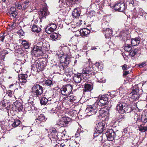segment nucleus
I'll list each match as a JSON object with an SVG mask.
<instances>
[{
  "label": "nucleus",
  "mask_w": 147,
  "mask_h": 147,
  "mask_svg": "<svg viewBox=\"0 0 147 147\" xmlns=\"http://www.w3.org/2000/svg\"><path fill=\"white\" fill-rule=\"evenodd\" d=\"M108 100L107 95H104L101 96H99L97 102L93 105L89 106L87 108L86 111H88L87 113H88V114L89 116L95 114L97 113L99 109H100V110H99L98 111H99V113H102L103 110L99 107L100 106H102L105 105L107 102Z\"/></svg>",
  "instance_id": "obj_1"
},
{
  "label": "nucleus",
  "mask_w": 147,
  "mask_h": 147,
  "mask_svg": "<svg viewBox=\"0 0 147 147\" xmlns=\"http://www.w3.org/2000/svg\"><path fill=\"white\" fill-rule=\"evenodd\" d=\"M94 70L92 66L88 67L84 69H83L82 73L75 74L74 77V80L77 83H80L82 80V77L84 79H87L89 77V75L94 74Z\"/></svg>",
  "instance_id": "obj_2"
},
{
  "label": "nucleus",
  "mask_w": 147,
  "mask_h": 147,
  "mask_svg": "<svg viewBox=\"0 0 147 147\" xmlns=\"http://www.w3.org/2000/svg\"><path fill=\"white\" fill-rule=\"evenodd\" d=\"M117 109L119 113L123 114L125 112L129 113L131 110V108L125 102H121L117 105Z\"/></svg>",
  "instance_id": "obj_3"
},
{
  "label": "nucleus",
  "mask_w": 147,
  "mask_h": 147,
  "mask_svg": "<svg viewBox=\"0 0 147 147\" xmlns=\"http://www.w3.org/2000/svg\"><path fill=\"white\" fill-rule=\"evenodd\" d=\"M31 89L32 94L36 97L41 95L43 92V88L39 84H34Z\"/></svg>",
  "instance_id": "obj_4"
},
{
  "label": "nucleus",
  "mask_w": 147,
  "mask_h": 147,
  "mask_svg": "<svg viewBox=\"0 0 147 147\" xmlns=\"http://www.w3.org/2000/svg\"><path fill=\"white\" fill-rule=\"evenodd\" d=\"M13 4L18 9L24 11L30 6V2L28 0H27L24 1L21 4L16 1L14 2Z\"/></svg>",
  "instance_id": "obj_5"
},
{
  "label": "nucleus",
  "mask_w": 147,
  "mask_h": 147,
  "mask_svg": "<svg viewBox=\"0 0 147 147\" xmlns=\"http://www.w3.org/2000/svg\"><path fill=\"white\" fill-rule=\"evenodd\" d=\"M72 90V86L71 84L63 85L61 89V94L64 96L69 94Z\"/></svg>",
  "instance_id": "obj_6"
},
{
  "label": "nucleus",
  "mask_w": 147,
  "mask_h": 147,
  "mask_svg": "<svg viewBox=\"0 0 147 147\" xmlns=\"http://www.w3.org/2000/svg\"><path fill=\"white\" fill-rule=\"evenodd\" d=\"M113 7L115 10L120 12H123L125 8V4L121 1L115 3Z\"/></svg>",
  "instance_id": "obj_7"
},
{
  "label": "nucleus",
  "mask_w": 147,
  "mask_h": 147,
  "mask_svg": "<svg viewBox=\"0 0 147 147\" xmlns=\"http://www.w3.org/2000/svg\"><path fill=\"white\" fill-rule=\"evenodd\" d=\"M71 119L68 117H63L61 119L57 121L56 125L61 127L65 126V124L68 123Z\"/></svg>",
  "instance_id": "obj_8"
},
{
  "label": "nucleus",
  "mask_w": 147,
  "mask_h": 147,
  "mask_svg": "<svg viewBox=\"0 0 147 147\" xmlns=\"http://www.w3.org/2000/svg\"><path fill=\"white\" fill-rule=\"evenodd\" d=\"M107 125L105 124L104 122H100L96 124L95 129L97 132L99 133H102L106 127Z\"/></svg>",
  "instance_id": "obj_9"
},
{
  "label": "nucleus",
  "mask_w": 147,
  "mask_h": 147,
  "mask_svg": "<svg viewBox=\"0 0 147 147\" xmlns=\"http://www.w3.org/2000/svg\"><path fill=\"white\" fill-rule=\"evenodd\" d=\"M43 51L42 49L34 46V47L31 53L32 54H34L36 57H38L43 55Z\"/></svg>",
  "instance_id": "obj_10"
},
{
  "label": "nucleus",
  "mask_w": 147,
  "mask_h": 147,
  "mask_svg": "<svg viewBox=\"0 0 147 147\" xmlns=\"http://www.w3.org/2000/svg\"><path fill=\"white\" fill-rule=\"evenodd\" d=\"M36 67L37 71H42L44 69V68L46 66V62L42 61H39L37 62H35Z\"/></svg>",
  "instance_id": "obj_11"
},
{
  "label": "nucleus",
  "mask_w": 147,
  "mask_h": 147,
  "mask_svg": "<svg viewBox=\"0 0 147 147\" xmlns=\"http://www.w3.org/2000/svg\"><path fill=\"white\" fill-rule=\"evenodd\" d=\"M107 139L109 141H112L115 136V134L112 129H109L106 133Z\"/></svg>",
  "instance_id": "obj_12"
},
{
  "label": "nucleus",
  "mask_w": 147,
  "mask_h": 147,
  "mask_svg": "<svg viewBox=\"0 0 147 147\" xmlns=\"http://www.w3.org/2000/svg\"><path fill=\"white\" fill-rule=\"evenodd\" d=\"M10 106V103L7 100L4 99L0 102V107L2 108L5 107L7 109H8Z\"/></svg>",
  "instance_id": "obj_13"
},
{
  "label": "nucleus",
  "mask_w": 147,
  "mask_h": 147,
  "mask_svg": "<svg viewBox=\"0 0 147 147\" xmlns=\"http://www.w3.org/2000/svg\"><path fill=\"white\" fill-rule=\"evenodd\" d=\"M103 33L105 35V37L107 38H111L112 35V30L110 28H107L105 30H103Z\"/></svg>",
  "instance_id": "obj_14"
},
{
  "label": "nucleus",
  "mask_w": 147,
  "mask_h": 147,
  "mask_svg": "<svg viewBox=\"0 0 147 147\" xmlns=\"http://www.w3.org/2000/svg\"><path fill=\"white\" fill-rule=\"evenodd\" d=\"M74 0H59V3L60 2V1L61 2V5L63 7L66 6L68 7L70 5V3H72Z\"/></svg>",
  "instance_id": "obj_15"
},
{
  "label": "nucleus",
  "mask_w": 147,
  "mask_h": 147,
  "mask_svg": "<svg viewBox=\"0 0 147 147\" xmlns=\"http://www.w3.org/2000/svg\"><path fill=\"white\" fill-rule=\"evenodd\" d=\"M20 82L25 83L27 81L28 76L26 74H20L18 75Z\"/></svg>",
  "instance_id": "obj_16"
},
{
  "label": "nucleus",
  "mask_w": 147,
  "mask_h": 147,
  "mask_svg": "<svg viewBox=\"0 0 147 147\" xmlns=\"http://www.w3.org/2000/svg\"><path fill=\"white\" fill-rule=\"evenodd\" d=\"M129 42L131 43V45L136 46L139 44L140 43V39L139 38H133L131 40H127L126 42Z\"/></svg>",
  "instance_id": "obj_17"
},
{
  "label": "nucleus",
  "mask_w": 147,
  "mask_h": 147,
  "mask_svg": "<svg viewBox=\"0 0 147 147\" xmlns=\"http://www.w3.org/2000/svg\"><path fill=\"white\" fill-rule=\"evenodd\" d=\"M47 7H44L40 10L39 14L40 16L42 18L45 17L47 15Z\"/></svg>",
  "instance_id": "obj_18"
},
{
  "label": "nucleus",
  "mask_w": 147,
  "mask_h": 147,
  "mask_svg": "<svg viewBox=\"0 0 147 147\" xmlns=\"http://www.w3.org/2000/svg\"><path fill=\"white\" fill-rule=\"evenodd\" d=\"M90 31L86 28H84L81 30L79 32L82 36H87L90 33Z\"/></svg>",
  "instance_id": "obj_19"
},
{
  "label": "nucleus",
  "mask_w": 147,
  "mask_h": 147,
  "mask_svg": "<svg viewBox=\"0 0 147 147\" xmlns=\"http://www.w3.org/2000/svg\"><path fill=\"white\" fill-rule=\"evenodd\" d=\"M138 121L139 122L141 121L144 125L147 122V116L145 115H142L140 118H138Z\"/></svg>",
  "instance_id": "obj_20"
},
{
  "label": "nucleus",
  "mask_w": 147,
  "mask_h": 147,
  "mask_svg": "<svg viewBox=\"0 0 147 147\" xmlns=\"http://www.w3.org/2000/svg\"><path fill=\"white\" fill-rule=\"evenodd\" d=\"M92 89V86L88 83H85L84 85V89L83 90V91L87 92H90Z\"/></svg>",
  "instance_id": "obj_21"
},
{
  "label": "nucleus",
  "mask_w": 147,
  "mask_h": 147,
  "mask_svg": "<svg viewBox=\"0 0 147 147\" xmlns=\"http://www.w3.org/2000/svg\"><path fill=\"white\" fill-rule=\"evenodd\" d=\"M80 10L77 8L75 9L72 12V14L73 16L75 18H77L80 15Z\"/></svg>",
  "instance_id": "obj_22"
},
{
  "label": "nucleus",
  "mask_w": 147,
  "mask_h": 147,
  "mask_svg": "<svg viewBox=\"0 0 147 147\" xmlns=\"http://www.w3.org/2000/svg\"><path fill=\"white\" fill-rule=\"evenodd\" d=\"M58 133L51 134L50 135V138L51 141H56L59 140Z\"/></svg>",
  "instance_id": "obj_23"
},
{
  "label": "nucleus",
  "mask_w": 147,
  "mask_h": 147,
  "mask_svg": "<svg viewBox=\"0 0 147 147\" xmlns=\"http://www.w3.org/2000/svg\"><path fill=\"white\" fill-rule=\"evenodd\" d=\"M32 30L33 32L38 33L41 31V29L39 27H38L36 25H34L32 26Z\"/></svg>",
  "instance_id": "obj_24"
},
{
  "label": "nucleus",
  "mask_w": 147,
  "mask_h": 147,
  "mask_svg": "<svg viewBox=\"0 0 147 147\" xmlns=\"http://www.w3.org/2000/svg\"><path fill=\"white\" fill-rule=\"evenodd\" d=\"M23 89L22 88H20L19 89L17 88L16 89H15L14 91V93L17 94L19 96H21V94L23 93Z\"/></svg>",
  "instance_id": "obj_25"
},
{
  "label": "nucleus",
  "mask_w": 147,
  "mask_h": 147,
  "mask_svg": "<svg viewBox=\"0 0 147 147\" xmlns=\"http://www.w3.org/2000/svg\"><path fill=\"white\" fill-rule=\"evenodd\" d=\"M14 68L15 71L17 73L20 72V70L22 71V70L21 69L22 67L20 64H18L15 63L14 64Z\"/></svg>",
  "instance_id": "obj_26"
},
{
  "label": "nucleus",
  "mask_w": 147,
  "mask_h": 147,
  "mask_svg": "<svg viewBox=\"0 0 147 147\" xmlns=\"http://www.w3.org/2000/svg\"><path fill=\"white\" fill-rule=\"evenodd\" d=\"M131 46L130 44L126 43L124 49L125 51L129 53L132 49Z\"/></svg>",
  "instance_id": "obj_27"
},
{
  "label": "nucleus",
  "mask_w": 147,
  "mask_h": 147,
  "mask_svg": "<svg viewBox=\"0 0 147 147\" xmlns=\"http://www.w3.org/2000/svg\"><path fill=\"white\" fill-rule=\"evenodd\" d=\"M129 113H130V116H132L133 115H134V119H137V121H138V118H140V116L138 115V114L136 113H135L134 111L132 110H131Z\"/></svg>",
  "instance_id": "obj_28"
},
{
  "label": "nucleus",
  "mask_w": 147,
  "mask_h": 147,
  "mask_svg": "<svg viewBox=\"0 0 147 147\" xmlns=\"http://www.w3.org/2000/svg\"><path fill=\"white\" fill-rule=\"evenodd\" d=\"M22 44L25 49H28L29 48L30 44L26 40H23Z\"/></svg>",
  "instance_id": "obj_29"
},
{
  "label": "nucleus",
  "mask_w": 147,
  "mask_h": 147,
  "mask_svg": "<svg viewBox=\"0 0 147 147\" xmlns=\"http://www.w3.org/2000/svg\"><path fill=\"white\" fill-rule=\"evenodd\" d=\"M40 102L42 105H45L48 102V100L45 97H43L40 99Z\"/></svg>",
  "instance_id": "obj_30"
},
{
  "label": "nucleus",
  "mask_w": 147,
  "mask_h": 147,
  "mask_svg": "<svg viewBox=\"0 0 147 147\" xmlns=\"http://www.w3.org/2000/svg\"><path fill=\"white\" fill-rule=\"evenodd\" d=\"M20 120L18 119H16L12 124V126L13 127H16L20 124Z\"/></svg>",
  "instance_id": "obj_31"
},
{
  "label": "nucleus",
  "mask_w": 147,
  "mask_h": 147,
  "mask_svg": "<svg viewBox=\"0 0 147 147\" xmlns=\"http://www.w3.org/2000/svg\"><path fill=\"white\" fill-rule=\"evenodd\" d=\"M50 38L53 40H56L58 37V34L56 33H53L50 36Z\"/></svg>",
  "instance_id": "obj_32"
},
{
  "label": "nucleus",
  "mask_w": 147,
  "mask_h": 147,
  "mask_svg": "<svg viewBox=\"0 0 147 147\" xmlns=\"http://www.w3.org/2000/svg\"><path fill=\"white\" fill-rule=\"evenodd\" d=\"M138 51L137 49H135L131 51L130 53L129 52V55L131 57H134Z\"/></svg>",
  "instance_id": "obj_33"
},
{
  "label": "nucleus",
  "mask_w": 147,
  "mask_h": 147,
  "mask_svg": "<svg viewBox=\"0 0 147 147\" xmlns=\"http://www.w3.org/2000/svg\"><path fill=\"white\" fill-rule=\"evenodd\" d=\"M53 31H54L52 29V28L49 26H47L45 28V32L47 34H51Z\"/></svg>",
  "instance_id": "obj_34"
},
{
  "label": "nucleus",
  "mask_w": 147,
  "mask_h": 147,
  "mask_svg": "<svg viewBox=\"0 0 147 147\" xmlns=\"http://www.w3.org/2000/svg\"><path fill=\"white\" fill-rule=\"evenodd\" d=\"M38 118L42 122L45 121L46 120L45 118V116L42 114H40L38 116Z\"/></svg>",
  "instance_id": "obj_35"
},
{
  "label": "nucleus",
  "mask_w": 147,
  "mask_h": 147,
  "mask_svg": "<svg viewBox=\"0 0 147 147\" xmlns=\"http://www.w3.org/2000/svg\"><path fill=\"white\" fill-rule=\"evenodd\" d=\"M139 130L141 132H145L147 131V127H143L142 126H140L139 127Z\"/></svg>",
  "instance_id": "obj_36"
},
{
  "label": "nucleus",
  "mask_w": 147,
  "mask_h": 147,
  "mask_svg": "<svg viewBox=\"0 0 147 147\" xmlns=\"http://www.w3.org/2000/svg\"><path fill=\"white\" fill-rule=\"evenodd\" d=\"M131 96V98L135 100H138L139 98L140 97V95L138 94H134L133 95Z\"/></svg>",
  "instance_id": "obj_37"
},
{
  "label": "nucleus",
  "mask_w": 147,
  "mask_h": 147,
  "mask_svg": "<svg viewBox=\"0 0 147 147\" xmlns=\"http://www.w3.org/2000/svg\"><path fill=\"white\" fill-rule=\"evenodd\" d=\"M43 45V42H38L36 45V46L37 47L40 48V49H42V47Z\"/></svg>",
  "instance_id": "obj_38"
},
{
  "label": "nucleus",
  "mask_w": 147,
  "mask_h": 147,
  "mask_svg": "<svg viewBox=\"0 0 147 147\" xmlns=\"http://www.w3.org/2000/svg\"><path fill=\"white\" fill-rule=\"evenodd\" d=\"M49 26L54 31L57 28L56 25L54 24H51L49 25Z\"/></svg>",
  "instance_id": "obj_39"
},
{
  "label": "nucleus",
  "mask_w": 147,
  "mask_h": 147,
  "mask_svg": "<svg viewBox=\"0 0 147 147\" xmlns=\"http://www.w3.org/2000/svg\"><path fill=\"white\" fill-rule=\"evenodd\" d=\"M9 13L10 14L12 15V16L14 18L16 17L17 13V12L16 11H14L13 12L12 11H10Z\"/></svg>",
  "instance_id": "obj_40"
},
{
  "label": "nucleus",
  "mask_w": 147,
  "mask_h": 147,
  "mask_svg": "<svg viewBox=\"0 0 147 147\" xmlns=\"http://www.w3.org/2000/svg\"><path fill=\"white\" fill-rule=\"evenodd\" d=\"M70 145L65 142V143H61L60 144V147H69Z\"/></svg>",
  "instance_id": "obj_41"
},
{
  "label": "nucleus",
  "mask_w": 147,
  "mask_h": 147,
  "mask_svg": "<svg viewBox=\"0 0 147 147\" xmlns=\"http://www.w3.org/2000/svg\"><path fill=\"white\" fill-rule=\"evenodd\" d=\"M138 89H134L130 94L131 96L138 94Z\"/></svg>",
  "instance_id": "obj_42"
},
{
  "label": "nucleus",
  "mask_w": 147,
  "mask_h": 147,
  "mask_svg": "<svg viewBox=\"0 0 147 147\" xmlns=\"http://www.w3.org/2000/svg\"><path fill=\"white\" fill-rule=\"evenodd\" d=\"M16 52L20 54H23L24 52L23 50H22L21 48H19L18 49L16 50Z\"/></svg>",
  "instance_id": "obj_43"
},
{
  "label": "nucleus",
  "mask_w": 147,
  "mask_h": 147,
  "mask_svg": "<svg viewBox=\"0 0 147 147\" xmlns=\"http://www.w3.org/2000/svg\"><path fill=\"white\" fill-rule=\"evenodd\" d=\"M97 79L98 82L102 83H105V80H104L103 78L102 77H97Z\"/></svg>",
  "instance_id": "obj_44"
},
{
  "label": "nucleus",
  "mask_w": 147,
  "mask_h": 147,
  "mask_svg": "<svg viewBox=\"0 0 147 147\" xmlns=\"http://www.w3.org/2000/svg\"><path fill=\"white\" fill-rule=\"evenodd\" d=\"M52 81L50 80H46L45 82V84L47 85L50 86L52 84Z\"/></svg>",
  "instance_id": "obj_45"
},
{
  "label": "nucleus",
  "mask_w": 147,
  "mask_h": 147,
  "mask_svg": "<svg viewBox=\"0 0 147 147\" xmlns=\"http://www.w3.org/2000/svg\"><path fill=\"white\" fill-rule=\"evenodd\" d=\"M144 13L143 10L142 9H140L139 11V14L141 16H142L144 15Z\"/></svg>",
  "instance_id": "obj_46"
},
{
  "label": "nucleus",
  "mask_w": 147,
  "mask_h": 147,
  "mask_svg": "<svg viewBox=\"0 0 147 147\" xmlns=\"http://www.w3.org/2000/svg\"><path fill=\"white\" fill-rule=\"evenodd\" d=\"M47 44L45 43H43V45L42 47V49H43V51L44 52V50H46V49L47 48Z\"/></svg>",
  "instance_id": "obj_47"
},
{
  "label": "nucleus",
  "mask_w": 147,
  "mask_h": 147,
  "mask_svg": "<svg viewBox=\"0 0 147 147\" xmlns=\"http://www.w3.org/2000/svg\"><path fill=\"white\" fill-rule=\"evenodd\" d=\"M42 122L40 121V120H39L38 118L36 119L35 121H34V123L36 124H40Z\"/></svg>",
  "instance_id": "obj_48"
},
{
  "label": "nucleus",
  "mask_w": 147,
  "mask_h": 147,
  "mask_svg": "<svg viewBox=\"0 0 147 147\" xmlns=\"http://www.w3.org/2000/svg\"><path fill=\"white\" fill-rule=\"evenodd\" d=\"M109 22L107 21H105L104 23L102 24V25L103 26H108L109 25Z\"/></svg>",
  "instance_id": "obj_49"
},
{
  "label": "nucleus",
  "mask_w": 147,
  "mask_h": 147,
  "mask_svg": "<svg viewBox=\"0 0 147 147\" xmlns=\"http://www.w3.org/2000/svg\"><path fill=\"white\" fill-rule=\"evenodd\" d=\"M106 95H107V96L108 97V96H109L111 98L115 96V95L114 94H112V93H110V92H108L107 94H106Z\"/></svg>",
  "instance_id": "obj_50"
},
{
  "label": "nucleus",
  "mask_w": 147,
  "mask_h": 147,
  "mask_svg": "<svg viewBox=\"0 0 147 147\" xmlns=\"http://www.w3.org/2000/svg\"><path fill=\"white\" fill-rule=\"evenodd\" d=\"M100 63L96 62L95 65L96 66L98 69H101V67L100 66Z\"/></svg>",
  "instance_id": "obj_51"
},
{
  "label": "nucleus",
  "mask_w": 147,
  "mask_h": 147,
  "mask_svg": "<svg viewBox=\"0 0 147 147\" xmlns=\"http://www.w3.org/2000/svg\"><path fill=\"white\" fill-rule=\"evenodd\" d=\"M80 131H81L80 129H78L75 134L76 137H77L80 135Z\"/></svg>",
  "instance_id": "obj_52"
},
{
  "label": "nucleus",
  "mask_w": 147,
  "mask_h": 147,
  "mask_svg": "<svg viewBox=\"0 0 147 147\" xmlns=\"http://www.w3.org/2000/svg\"><path fill=\"white\" fill-rule=\"evenodd\" d=\"M12 93H13L12 91L9 90L7 91V94L10 97H11Z\"/></svg>",
  "instance_id": "obj_53"
},
{
  "label": "nucleus",
  "mask_w": 147,
  "mask_h": 147,
  "mask_svg": "<svg viewBox=\"0 0 147 147\" xmlns=\"http://www.w3.org/2000/svg\"><path fill=\"white\" fill-rule=\"evenodd\" d=\"M125 118L124 115H120L119 116V119L121 120L122 121Z\"/></svg>",
  "instance_id": "obj_54"
},
{
  "label": "nucleus",
  "mask_w": 147,
  "mask_h": 147,
  "mask_svg": "<svg viewBox=\"0 0 147 147\" xmlns=\"http://www.w3.org/2000/svg\"><path fill=\"white\" fill-rule=\"evenodd\" d=\"M122 69L123 70L127 69V65L126 64H124L122 66Z\"/></svg>",
  "instance_id": "obj_55"
},
{
  "label": "nucleus",
  "mask_w": 147,
  "mask_h": 147,
  "mask_svg": "<svg viewBox=\"0 0 147 147\" xmlns=\"http://www.w3.org/2000/svg\"><path fill=\"white\" fill-rule=\"evenodd\" d=\"M129 74V72L128 71H123V76H126L127 75V74Z\"/></svg>",
  "instance_id": "obj_56"
},
{
  "label": "nucleus",
  "mask_w": 147,
  "mask_h": 147,
  "mask_svg": "<svg viewBox=\"0 0 147 147\" xmlns=\"http://www.w3.org/2000/svg\"><path fill=\"white\" fill-rule=\"evenodd\" d=\"M146 63L145 62H144L143 63H142L140 64L139 65V66L140 67H144L146 65Z\"/></svg>",
  "instance_id": "obj_57"
},
{
  "label": "nucleus",
  "mask_w": 147,
  "mask_h": 147,
  "mask_svg": "<svg viewBox=\"0 0 147 147\" xmlns=\"http://www.w3.org/2000/svg\"><path fill=\"white\" fill-rule=\"evenodd\" d=\"M63 7L61 5V6H60V5L57 8L59 10H62L63 8Z\"/></svg>",
  "instance_id": "obj_58"
},
{
  "label": "nucleus",
  "mask_w": 147,
  "mask_h": 147,
  "mask_svg": "<svg viewBox=\"0 0 147 147\" xmlns=\"http://www.w3.org/2000/svg\"><path fill=\"white\" fill-rule=\"evenodd\" d=\"M10 11H12L13 12L14 11H16L15 8L13 7H11V8H10Z\"/></svg>",
  "instance_id": "obj_59"
},
{
  "label": "nucleus",
  "mask_w": 147,
  "mask_h": 147,
  "mask_svg": "<svg viewBox=\"0 0 147 147\" xmlns=\"http://www.w3.org/2000/svg\"><path fill=\"white\" fill-rule=\"evenodd\" d=\"M54 133H57L56 132V130L55 129H53L52 130L51 132V134H53Z\"/></svg>",
  "instance_id": "obj_60"
},
{
  "label": "nucleus",
  "mask_w": 147,
  "mask_h": 147,
  "mask_svg": "<svg viewBox=\"0 0 147 147\" xmlns=\"http://www.w3.org/2000/svg\"><path fill=\"white\" fill-rule=\"evenodd\" d=\"M5 37V36H1V37L0 38V41L3 42V40L4 39Z\"/></svg>",
  "instance_id": "obj_61"
},
{
  "label": "nucleus",
  "mask_w": 147,
  "mask_h": 147,
  "mask_svg": "<svg viewBox=\"0 0 147 147\" xmlns=\"http://www.w3.org/2000/svg\"><path fill=\"white\" fill-rule=\"evenodd\" d=\"M73 48H74V50H76V49H77V46L76 45H74L73 46Z\"/></svg>",
  "instance_id": "obj_62"
},
{
  "label": "nucleus",
  "mask_w": 147,
  "mask_h": 147,
  "mask_svg": "<svg viewBox=\"0 0 147 147\" xmlns=\"http://www.w3.org/2000/svg\"><path fill=\"white\" fill-rule=\"evenodd\" d=\"M16 26L15 24L14 23H13L12 25V26Z\"/></svg>",
  "instance_id": "obj_63"
},
{
  "label": "nucleus",
  "mask_w": 147,
  "mask_h": 147,
  "mask_svg": "<svg viewBox=\"0 0 147 147\" xmlns=\"http://www.w3.org/2000/svg\"><path fill=\"white\" fill-rule=\"evenodd\" d=\"M72 74V72L71 71V72H69V75H70L71 74Z\"/></svg>",
  "instance_id": "obj_64"
}]
</instances>
